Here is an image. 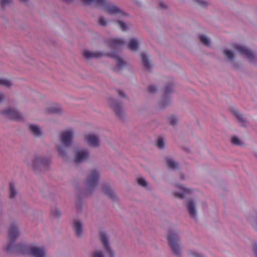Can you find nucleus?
<instances>
[{"label": "nucleus", "mask_w": 257, "mask_h": 257, "mask_svg": "<svg viewBox=\"0 0 257 257\" xmlns=\"http://www.w3.org/2000/svg\"><path fill=\"white\" fill-rule=\"evenodd\" d=\"M156 90V88L154 85H150L148 87V91L150 93H153Z\"/></svg>", "instance_id": "c03bdc74"}, {"label": "nucleus", "mask_w": 257, "mask_h": 257, "mask_svg": "<svg viewBox=\"0 0 257 257\" xmlns=\"http://www.w3.org/2000/svg\"><path fill=\"white\" fill-rule=\"evenodd\" d=\"M233 47L242 55L246 57L250 62H252L254 60L255 57L253 52L246 47L241 45L235 44L233 46Z\"/></svg>", "instance_id": "9b49d317"}, {"label": "nucleus", "mask_w": 257, "mask_h": 257, "mask_svg": "<svg viewBox=\"0 0 257 257\" xmlns=\"http://www.w3.org/2000/svg\"><path fill=\"white\" fill-rule=\"evenodd\" d=\"M160 6L161 8L164 9L166 8V5L162 2L160 3Z\"/></svg>", "instance_id": "3c124183"}, {"label": "nucleus", "mask_w": 257, "mask_h": 257, "mask_svg": "<svg viewBox=\"0 0 257 257\" xmlns=\"http://www.w3.org/2000/svg\"><path fill=\"white\" fill-rule=\"evenodd\" d=\"M187 207L189 215L192 217L195 218L196 216V210L193 202L191 200L188 201Z\"/></svg>", "instance_id": "5701e85b"}, {"label": "nucleus", "mask_w": 257, "mask_h": 257, "mask_svg": "<svg viewBox=\"0 0 257 257\" xmlns=\"http://www.w3.org/2000/svg\"><path fill=\"white\" fill-rule=\"evenodd\" d=\"M167 239L168 240L169 246L173 253L177 256L180 255V240L178 237V235L174 232L170 231L168 232V234L167 235Z\"/></svg>", "instance_id": "39448f33"}, {"label": "nucleus", "mask_w": 257, "mask_h": 257, "mask_svg": "<svg viewBox=\"0 0 257 257\" xmlns=\"http://www.w3.org/2000/svg\"><path fill=\"white\" fill-rule=\"evenodd\" d=\"M99 25L102 26H105L106 25L107 22L103 17H100L98 19Z\"/></svg>", "instance_id": "79ce46f5"}, {"label": "nucleus", "mask_w": 257, "mask_h": 257, "mask_svg": "<svg viewBox=\"0 0 257 257\" xmlns=\"http://www.w3.org/2000/svg\"><path fill=\"white\" fill-rule=\"evenodd\" d=\"M99 238L103 244L105 252L109 257H114V253L111 249L106 234L104 232H101L99 235Z\"/></svg>", "instance_id": "f8f14e48"}, {"label": "nucleus", "mask_w": 257, "mask_h": 257, "mask_svg": "<svg viewBox=\"0 0 257 257\" xmlns=\"http://www.w3.org/2000/svg\"><path fill=\"white\" fill-rule=\"evenodd\" d=\"M166 162L169 168L176 169L178 168V164L169 157L166 158Z\"/></svg>", "instance_id": "a878e982"}, {"label": "nucleus", "mask_w": 257, "mask_h": 257, "mask_svg": "<svg viewBox=\"0 0 257 257\" xmlns=\"http://www.w3.org/2000/svg\"><path fill=\"white\" fill-rule=\"evenodd\" d=\"M75 192V205L78 212L80 207V181L79 178H74L71 181Z\"/></svg>", "instance_id": "6e6552de"}, {"label": "nucleus", "mask_w": 257, "mask_h": 257, "mask_svg": "<svg viewBox=\"0 0 257 257\" xmlns=\"http://www.w3.org/2000/svg\"><path fill=\"white\" fill-rule=\"evenodd\" d=\"M253 251L255 255V257H257V244H254L253 246Z\"/></svg>", "instance_id": "49530a36"}, {"label": "nucleus", "mask_w": 257, "mask_h": 257, "mask_svg": "<svg viewBox=\"0 0 257 257\" xmlns=\"http://www.w3.org/2000/svg\"><path fill=\"white\" fill-rule=\"evenodd\" d=\"M20 1H22L23 2H26L28 0H20Z\"/></svg>", "instance_id": "864d4df0"}, {"label": "nucleus", "mask_w": 257, "mask_h": 257, "mask_svg": "<svg viewBox=\"0 0 257 257\" xmlns=\"http://www.w3.org/2000/svg\"><path fill=\"white\" fill-rule=\"evenodd\" d=\"M72 227L75 234L79 237L80 236V219L75 218L73 219Z\"/></svg>", "instance_id": "f3484780"}, {"label": "nucleus", "mask_w": 257, "mask_h": 257, "mask_svg": "<svg viewBox=\"0 0 257 257\" xmlns=\"http://www.w3.org/2000/svg\"><path fill=\"white\" fill-rule=\"evenodd\" d=\"M198 3L200 6L202 7H205L207 5L206 3L202 0H198Z\"/></svg>", "instance_id": "de8ad7c7"}, {"label": "nucleus", "mask_w": 257, "mask_h": 257, "mask_svg": "<svg viewBox=\"0 0 257 257\" xmlns=\"http://www.w3.org/2000/svg\"><path fill=\"white\" fill-rule=\"evenodd\" d=\"M50 214L53 218L56 219H59L61 216V212L56 205L51 207Z\"/></svg>", "instance_id": "aec40b11"}, {"label": "nucleus", "mask_w": 257, "mask_h": 257, "mask_svg": "<svg viewBox=\"0 0 257 257\" xmlns=\"http://www.w3.org/2000/svg\"><path fill=\"white\" fill-rule=\"evenodd\" d=\"M21 233L18 225L16 223H12L9 229V241L8 242L14 243Z\"/></svg>", "instance_id": "9d476101"}, {"label": "nucleus", "mask_w": 257, "mask_h": 257, "mask_svg": "<svg viewBox=\"0 0 257 257\" xmlns=\"http://www.w3.org/2000/svg\"><path fill=\"white\" fill-rule=\"evenodd\" d=\"M47 113H56L62 114L64 112V110L59 104H53L48 106L45 110Z\"/></svg>", "instance_id": "ddd939ff"}, {"label": "nucleus", "mask_w": 257, "mask_h": 257, "mask_svg": "<svg viewBox=\"0 0 257 257\" xmlns=\"http://www.w3.org/2000/svg\"><path fill=\"white\" fill-rule=\"evenodd\" d=\"M13 85L12 82L6 78H0V85L7 87H11Z\"/></svg>", "instance_id": "c756f323"}, {"label": "nucleus", "mask_w": 257, "mask_h": 257, "mask_svg": "<svg viewBox=\"0 0 257 257\" xmlns=\"http://www.w3.org/2000/svg\"><path fill=\"white\" fill-rule=\"evenodd\" d=\"M89 157V153L88 152L84 150L81 149V162H82L83 160H86Z\"/></svg>", "instance_id": "c9c22d12"}, {"label": "nucleus", "mask_w": 257, "mask_h": 257, "mask_svg": "<svg viewBox=\"0 0 257 257\" xmlns=\"http://www.w3.org/2000/svg\"><path fill=\"white\" fill-rule=\"evenodd\" d=\"M28 127L31 133L36 137H40L42 135V130L41 128L36 124H29Z\"/></svg>", "instance_id": "dca6fc26"}, {"label": "nucleus", "mask_w": 257, "mask_h": 257, "mask_svg": "<svg viewBox=\"0 0 257 257\" xmlns=\"http://www.w3.org/2000/svg\"><path fill=\"white\" fill-rule=\"evenodd\" d=\"M93 257H103V255L100 251L96 250L94 252Z\"/></svg>", "instance_id": "37998d69"}, {"label": "nucleus", "mask_w": 257, "mask_h": 257, "mask_svg": "<svg viewBox=\"0 0 257 257\" xmlns=\"http://www.w3.org/2000/svg\"><path fill=\"white\" fill-rule=\"evenodd\" d=\"M83 55L86 58L89 59L99 58L103 55V54L99 52H91L86 50L83 52Z\"/></svg>", "instance_id": "a211bd4d"}, {"label": "nucleus", "mask_w": 257, "mask_h": 257, "mask_svg": "<svg viewBox=\"0 0 257 257\" xmlns=\"http://www.w3.org/2000/svg\"><path fill=\"white\" fill-rule=\"evenodd\" d=\"M85 140L91 146L97 147L99 145V140L94 135L89 134L85 137Z\"/></svg>", "instance_id": "4468645a"}, {"label": "nucleus", "mask_w": 257, "mask_h": 257, "mask_svg": "<svg viewBox=\"0 0 257 257\" xmlns=\"http://www.w3.org/2000/svg\"><path fill=\"white\" fill-rule=\"evenodd\" d=\"M3 214V210L0 208V216H2Z\"/></svg>", "instance_id": "603ef678"}, {"label": "nucleus", "mask_w": 257, "mask_h": 257, "mask_svg": "<svg viewBox=\"0 0 257 257\" xmlns=\"http://www.w3.org/2000/svg\"><path fill=\"white\" fill-rule=\"evenodd\" d=\"M74 163L76 165L79 164L80 162V149L78 147L74 149Z\"/></svg>", "instance_id": "bb28decb"}, {"label": "nucleus", "mask_w": 257, "mask_h": 257, "mask_svg": "<svg viewBox=\"0 0 257 257\" xmlns=\"http://www.w3.org/2000/svg\"><path fill=\"white\" fill-rule=\"evenodd\" d=\"M124 44V41L120 39H111L109 41V46L111 48H116L121 46Z\"/></svg>", "instance_id": "6ab92c4d"}, {"label": "nucleus", "mask_w": 257, "mask_h": 257, "mask_svg": "<svg viewBox=\"0 0 257 257\" xmlns=\"http://www.w3.org/2000/svg\"><path fill=\"white\" fill-rule=\"evenodd\" d=\"M12 2V0H1L0 4L1 7L3 9L5 8L7 6L10 5Z\"/></svg>", "instance_id": "72a5a7b5"}, {"label": "nucleus", "mask_w": 257, "mask_h": 257, "mask_svg": "<svg viewBox=\"0 0 257 257\" xmlns=\"http://www.w3.org/2000/svg\"><path fill=\"white\" fill-rule=\"evenodd\" d=\"M223 53L224 55L226 56L227 58L230 60H232L234 58V55L233 53L230 50L225 49L223 51Z\"/></svg>", "instance_id": "473e14b6"}, {"label": "nucleus", "mask_w": 257, "mask_h": 257, "mask_svg": "<svg viewBox=\"0 0 257 257\" xmlns=\"http://www.w3.org/2000/svg\"><path fill=\"white\" fill-rule=\"evenodd\" d=\"M9 194L10 198H14L17 195L18 191L14 183L9 184Z\"/></svg>", "instance_id": "412c9836"}, {"label": "nucleus", "mask_w": 257, "mask_h": 257, "mask_svg": "<svg viewBox=\"0 0 257 257\" xmlns=\"http://www.w3.org/2000/svg\"><path fill=\"white\" fill-rule=\"evenodd\" d=\"M81 2L87 5H93L102 9L109 15L119 14L122 16L126 15L118 7L107 0H81Z\"/></svg>", "instance_id": "f03ea898"}, {"label": "nucleus", "mask_w": 257, "mask_h": 257, "mask_svg": "<svg viewBox=\"0 0 257 257\" xmlns=\"http://www.w3.org/2000/svg\"><path fill=\"white\" fill-rule=\"evenodd\" d=\"M28 255L30 257H46V250L45 248L42 246H37L34 245H29Z\"/></svg>", "instance_id": "1a4fd4ad"}, {"label": "nucleus", "mask_w": 257, "mask_h": 257, "mask_svg": "<svg viewBox=\"0 0 257 257\" xmlns=\"http://www.w3.org/2000/svg\"><path fill=\"white\" fill-rule=\"evenodd\" d=\"M139 43L136 39H132L127 45V47L131 51H136L138 49Z\"/></svg>", "instance_id": "b1692460"}, {"label": "nucleus", "mask_w": 257, "mask_h": 257, "mask_svg": "<svg viewBox=\"0 0 257 257\" xmlns=\"http://www.w3.org/2000/svg\"><path fill=\"white\" fill-rule=\"evenodd\" d=\"M138 183L143 187H146L147 186V182L142 177L138 178L137 179Z\"/></svg>", "instance_id": "e433bc0d"}, {"label": "nucleus", "mask_w": 257, "mask_h": 257, "mask_svg": "<svg viewBox=\"0 0 257 257\" xmlns=\"http://www.w3.org/2000/svg\"><path fill=\"white\" fill-rule=\"evenodd\" d=\"M6 95L4 93H0V103H1L5 100Z\"/></svg>", "instance_id": "a18cd8bd"}, {"label": "nucleus", "mask_w": 257, "mask_h": 257, "mask_svg": "<svg viewBox=\"0 0 257 257\" xmlns=\"http://www.w3.org/2000/svg\"><path fill=\"white\" fill-rule=\"evenodd\" d=\"M141 56L144 66L146 68H149L150 67V64L147 56L144 53H142Z\"/></svg>", "instance_id": "c85d7f7f"}, {"label": "nucleus", "mask_w": 257, "mask_h": 257, "mask_svg": "<svg viewBox=\"0 0 257 257\" xmlns=\"http://www.w3.org/2000/svg\"><path fill=\"white\" fill-rule=\"evenodd\" d=\"M168 121L170 124L174 125L177 122V118L175 116H171L169 117Z\"/></svg>", "instance_id": "ea45409f"}, {"label": "nucleus", "mask_w": 257, "mask_h": 257, "mask_svg": "<svg viewBox=\"0 0 257 257\" xmlns=\"http://www.w3.org/2000/svg\"><path fill=\"white\" fill-rule=\"evenodd\" d=\"M1 114L6 117L16 121L24 120V117L21 112L12 107L6 108L0 111Z\"/></svg>", "instance_id": "423d86ee"}, {"label": "nucleus", "mask_w": 257, "mask_h": 257, "mask_svg": "<svg viewBox=\"0 0 257 257\" xmlns=\"http://www.w3.org/2000/svg\"><path fill=\"white\" fill-rule=\"evenodd\" d=\"M4 249L8 253L28 255L29 245L23 243L15 244L13 242H8L5 246Z\"/></svg>", "instance_id": "20e7f679"}, {"label": "nucleus", "mask_w": 257, "mask_h": 257, "mask_svg": "<svg viewBox=\"0 0 257 257\" xmlns=\"http://www.w3.org/2000/svg\"><path fill=\"white\" fill-rule=\"evenodd\" d=\"M157 146L160 149H162L164 148L165 143L162 138H159L158 139L157 142Z\"/></svg>", "instance_id": "f704fd0d"}, {"label": "nucleus", "mask_w": 257, "mask_h": 257, "mask_svg": "<svg viewBox=\"0 0 257 257\" xmlns=\"http://www.w3.org/2000/svg\"><path fill=\"white\" fill-rule=\"evenodd\" d=\"M110 107L113 109L115 113L119 116L122 114V109L120 104L115 100L110 99L109 101Z\"/></svg>", "instance_id": "2eb2a0df"}, {"label": "nucleus", "mask_w": 257, "mask_h": 257, "mask_svg": "<svg viewBox=\"0 0 257 257\" xmlns=\"http://www.w3.org/2000/svg\"><path fill=\"white\" fill-rule=\"evenodd\" d=\"M200 41L205 46H208L210 45V40L205 35H200L199 36Z\"/></svg>", "instance_id": "2f4dec72"}, {"label": "nucleus", "mask_w": 257, "mask_h": 257, "mask_svg": "<svg viewBox=\"0 0 257 257\" xmlns=\"http://www.w3.org/2000/svg\"><path fill=\"white\" fill-rule=\"evenodd\" d=\"M118 93L119 96L124 97L125 96V94L123 91L119 90Z\"/></svg>", "instance_id": "8fccbe9b"}, {"label": "nucleus", "mask_w": 257, "mask_h": 257, "mask_svg": "<svg viewBox=\"0 0 257 257\" xmlns=\"http://www.w3.org/2000/svg\"><path fill=\"white\" fill-rule=\"evenodd\" d=\"M178 188L182 191L181 193H175L174 195L175 197L179 198H183L185 196V194L187 193H190L191 190L189 189H187L182 186H179Z\"/></svg>", "instance_id": "393cba45"}, {"label": "nucleus", "mask_w": 257, "mask_h": 257, "mask_svg": "<svg viewBox=\"0 0 257 257\" xmlns=\"http://www.w3.org/2000/svg\"><path fill=\"white\" fill-rule=\"evenodd\" d=\"M172 90V84L167 85L165 87V95H167L170 92H171Z\"/></svg>", "instance_id": "58836bf2"}, {"label": "nucleus", "mask_w": 257, "mask_h": 257, "mask_svg": "<svg viewBox=\"0 0 257 257\" xmlns=\"http://www.w3.org/2000/svg\"><path fill=\"white\" fill-rule=\"evenodd\" d=\"M117 22L121 30L123 31L127 30V27L125 24L120 21H118Z\"/></svg>", "instance_id": "a19ab883"}, {"label": "nucleus", "mask_w": 257, "mask_h": 257, "mask_svg": "<svg viewBox=\"0 0 257 257\" xmlns=\"http://www.w3.org/2000/svg\"><path fill=\"white\" fill-rule=\"evenodd\" d=\"M74 135V131L68 130L62 132L59 136V141L62 145H57L56 149L59 155L63 159L67 157V148L72 145Z\"/></svg>", "instance_id": "f257e3e1"}, {"label": "nucleus", "mask_w": 257, "mask_h": 257, "mask_svg": "<svg viewBox=\"0 0 257 257\" xmlns=\"http://www.w3.org/2000/svg\"><path fill=\"white\" fill-rule=\"evenodd\" d=\"M102 192L109 197L112 199H114L115 198V194L112 191V190L110 188V187L107 185H104L102 187Z\"/></svg>", "instance_id": "4be33fe9"}, {"label": "nucleus", "mask_w": 257, "mask_h": 257, "mask_svg": "<svg viewBox=\"0 0 257 257\" xmlns=\"http://www.w3.org/2000/svg\"><path fill=\"white\" fill-rule=\"evenodd\" d=\"M231 141L233 144L235 145H240L241 144L240 140L236 137H232Z\"/></svg>", "instance_id": "4c0bfd02"}, {"label": "nucleus", "mask_w": 257, "mask_h": 257, "mask_svg": "<svg viewBox=\"0 0 257 257\" xmlns=\"http://www.w3.org/2000/svg\"><path fill=\"white\" fill-rule=\"evenodd\" d=\"M192 255L194 257H203L201 254L197 252L192 253Z\"/></svg>", "instance_id": "09e8293b"}, {"label": "nucleus", "mask_w": 257, "mask_h": 257, "mask_svg": "<svg viewBox=\"0 0 257 257\" xmlns=\"http://www.w3.org/2000/svg\"><path fill=\"white\" fill-rule=\"evenodd\" d=\"M51 163L50 159L42 155H36L32 159V169L35 172H44L48 170Z\"/></svg>", "instance_id": "7ed1b4c3"}, {"label": "nucleus", "mask_w": 257, "mask_h": 257, "mask_svg": "<svg viewBox=\"0 0 257 257\" xmlns=\"http://www.w3.org/2000/svg\"><path fill=\"white\" fill-rule=\"evenodd\" d=\"M110 57L114 58L116 60V65L118 67L121 68L125 65L124 62L115 54H109Z\"/></svg>", "instance_id": "cd10ccee"}, {"label": "nucleus", "mask_w": 257, "mask_h": 257, "mask_svg": "<svg viewBox=\"0 0 257 257\" xmlns=\"http://www.w3.org/2000/svg\"><path fill=\"white\" fill-rule=\"evenodd\" d=\"M99 179L98 172L95 170H91L86 179V187L87 190L91 191L97 185Z\"/></svg>", "instance_id": "0eeeda50"}, {"label": "nucleus", "mask_w": 257, "mask_h": 257, "mask_svg": "<svg viewBox=\"0 0 257 257\" xmlns=\"http://www.w3.org/2000/svg\"><path fill=\"white\" fill-rule=\"evenodd\" d=\"M232 113L236 117L237 119L240 122L244 121V118L243 116L239 113L237 110L235 108H232L231 110Z\"/></svg>", "instance_id": "7c9ffc66"}]
</instances>
